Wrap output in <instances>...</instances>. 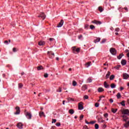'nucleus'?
Returning <instances> with one entry per match:
<instances>
[{"mask_svg": "<svg viewBox=\"0 0 129 129\" xmlns=\"http://www.w3.org/2000/svg\"><path fill=\"white\" fill-rule=\"evenodd\" d=\"M90 29H91V30H93V29H95V26L93 25H91L90 26Z\"/></svg>", "mask_w": 129, "mask_h": 129, "instance_id": "29", "label": "nucleus"}, {"mask_svg": "<svg viewBox=\"0 0 129 129\" xmlns=\"http://www.w3.org/2000/svg\"><path fill=\"white\" fill-rule=\"evenodd\" d=\"M4 43H5V44H8V43H9V41H8V40H6V41L4 42Z\"/></svg>", "mask_w": 129, "mask_h": 129, "instance_id": "61", "label": "nucleus"}, {"mask_svg": "<svg viewBox=\"0 0 129 129\" xmlns=\"http://www.w3.org/2000/svg\"><path fill=\"white\" fill-rule=\"evenodd\" d=\"M106 42V39H103L101 41V44H103Z\"/></svg>", "mask_w": 129, "mask_h": 129, "instance_id": "36", "label": "nucleus"}, {"mask_svg": "<svg viewBox=\"0 0 129 129\" xmlns=\"http://www.w3.org/2000/svg\"><path fill=\"white\" fill-rule=\"evenodd\" d=\"M115 69H117V70H118L120 68V66L117 65V66L114 67Z\"/></svg>", "mask_w": 129, "mask_h": 129, "instance_id": "34", "label": "nucleus"}, {"mask_svg": "<svg viewBox=\"0 0 129 129\" xmlns=\"http://www.w3.org/2000/svg\"><path fill=\"white\" fill-rule=\"evenodd\" d=\"M124 126L125 127H126V128H127V127H128L129 125H127V124H126V123H125V124H124Z\"/></svg>", "mask_w": 129, "mask_h": 129, "instance_id": "52", "label": "nucleus"}, {"mask_svg": "<svg viewBox=\"0 0 129 129\" xmlns=\"http://www.w3.org/2000/svg\"><path fill=\"white\" fill-rule=\"evenodd\" d=\"M109 101L110 102H111V103H112V102H113V99L111 98L110 99Z\"/></svg>", "mask_w": 129, "mask_h": 129, "instance_id": "57", "label": "nucleus"}, {"mask_svg": "<svg viewBox=\"0 0 129 129\" xmlns=\"http://www.w3.org/2000/svg\"><path fill=\"white\" fill-rule=\"evenodd\" d=\"M75 51H76V46H73V51L74 52H75Z\"/></svg>", "mask_w": 129, "mask_h": 129, "instance_id": "42", "label": "nucleus"}, {"mask_svg": "<svg viewBox=\"0 0 129 129\" xmlns=\"http://www.w3.org/2000/svg\"><path fill=\"white\" fill-rule=\"evenodd\" d=\"M57 92H62V89L59 87L58 89L57 90Z\"/></svg>", "mask_w": 129, "mask_h": 129, "instance_id": "39", "label": "nucleus"}, {"mask_svg": "<svg viewBox=\"0 0 129 129\" xmlns=\"http://www.w3.org/2000/svg\"><path fill=\"white\" fill-rule=\"evenodd\" d=\"M100 41V38H97L96 40H94V42L96 44V43H98V42Z\"/></svg>", "mask_w": 129, "mask_h": 129, "instance_id": "25", "label": "nucleus"}, {"mask_svg": "<svg viewBox=\"0 0 129 129\" xmlns=\"http://www.w3.org/2000/svg\"><path fill=\"white\" fill-rule=\"evenodd\" d=\"M126 56H127V57H128V58H129V52L126 54Z\"/></svg>", "mask_w": 129, "mask_h": 129, "instance_id": "64", "label": "nucleus"}, {"mask_svg": "<svg viewBox=\"0 0 129 129\" xmlns=\"http://www.w3.org/2000/svg\"><path fill=\"white\" fill-rule=\"evenodd\" d=\"M57 121V120L56 119H52V123H55Z\"/></svg>", "mask_w": 129, "mask_h": 129, "instance_id": "45", "label": "nucleus"}, {"mask_svg": "<svg viewBox=\"0 0 129 129\" xmlns=\"http://www.w3.org/2000/svg\"><path fill=\"white\" fill-rule=\"evenodd\" d=\"M23 123L19 122L18 123H17V126L18 128L22 129L23 128Z\"/></svg>", "mask_w": 129, "mask_h": 129, "instance_id": "10", "label": "nucleus"}, {"mask_svg": "<svg viewBox=\"0 0 129 129\" xmlns=\"http://www.w3.org/2000/svg\"><path fill=\"white\" fill-rule=\"evenodd\" d=\"M96 122V121H91L90 122L89 124H94Z\"/></svg>", "mask_w": 129, "mask_h": 129, "instance_id": "37", "label": "nucleus"}, {"mask_svg": "<svg viewBox=\"0 0 129 129\" xmlns=\"http://www.w3.org/2000/svg\"><path fill=\"white\" fill-rule=\"evenodd\" d=\"M38 18H41L42 20H45L46 18V15H45V14L44 13H41L40 15L38 16Z\"/></svg>", "mask_w": 129, "mask_h": 129, "instance_id": "6", "label": "nucleus"}, {"mask_svg": "<svg viewBox=\"0 0 129 129\" xmlns=\"http://www.w3.org/2000/svg\"><path fill=\"white\" fill-rule=\"evenodd\" d=\"M69 113L71 114H73L74 113V110L73 109H71L69 110Z\"/></svg>", "mask_w": 129, "mask_h": 129, "instance_id": "23", "label": "nucleus"}, {"mask_svg": "<svg viewBox=\"0 0 129 129\" xmlns=\"http://www.w3.org/2000/svg\"><path fill=\"white\" fill-rule=\"evenodd\" d=\"M23 87V84L20 83L19 84V88H22Z\"/></svg>", "mask_w": 129, "mask_h": 129, "instance_id": "41", "label": "nucleus"}, {"mask_svg": "<svg viewBox=\"0 0 129 129\" xmlns=\"http://www.w3.org/2000/svg\"><path fill=\"white\" fill-rule=\"evenodd\" d=\"M95 128H96V129L99 128V125H98V124H95Z\"/></svg>", "mask_w": 129, "mask_h": 129, "instance_id": "32", "label": "nucleus"}, {"mask_svg": "<svg viewBox=\"0 0 129 129\" xmlns=\"http://www.w3.org/2000/svg\"><path fill=\"white\" fill-rule=\"evenodd\" d=\"M26 116H27L28 119H31V118H32V114H31V113L27 112L26 114Z\"/></svg>", "mask_w": 129, "mask_h": 129, "instance_id": "9", "label": "nucleus"}, {"mask_svg": "<svg viewBox=\"0 0 129 129\" xmlns=\"http://www.w3.org/2000/svg\"><path fill=\"white\" fill-rule=\"evenodd\" d=\"M84 117V115L81 114L80 116V120H82V119Z\"/></svg>", "mask_w": 129, "mask_h": 129, "instance_id": "38", "label": "nucleus"}, {"mask_svg": "<svg viewBox=\"0 0 129 129\" xmlns=\"http://www.w3.org/2000/svg\"><path fill=\"white\" fill-rule=\"evenodd\" d=\"M110 75V72H108L107 74L106 75V79H107V78H109V76Z\"/></svg>", "mask_w": 129, "mask_h": 129, "instance_id": "27", "label": "nucleus"}, {"mask_svg": "<svg viewBox=\"0 0 129 129\" xmlns=\"http://www.w3.org/2000/svg\"><path fill=\"white\" fill-rule=\"evenodd\" d=\"M37 68V70L38 71L43 70V69H44V67H43V66H38Z\"/></svg>", "mask_w": 129, "mask_h": 129, "instance_id": "19", "label": "nucleus"}, {"mask_svg": "<svg viewBox=\"0 0 129 129\" xmlns=\"http://www.w3.org/2000/svg\"><path fill=\"white\" fill-rule=\"evenodd\" d=\"M123 89H124V88H123V87H121L120 88V90L121 91H122V90H123Z\"/></svg>", "mask_w": 129, "mask_h": 129, "instance_id": "60", "label": "nucleus"}, {"mask_svg": "<svg viewBox=\"0 0 129 129\" xmlns=\"http://www.w3.org/2000/svg\"><path fill=\"white\" fill-rule=\"evenodd\" d=\"M117 99H120L121 97V95H120V93H118L116 95Z\"/></svg>", "mask_w": 129, "mask_h": 129, "instance_id": "24", "label": "nucleus"}, {"mask_svg": "<svg viewBox=\"0 0 129 129\" xmlns=\"http://www.w3.org/2000/svg\"><path fill=\"white\" fill-rule=\"evenodd\" d=\"M113 79H114V75H112L110 77V80H113Z\"/></svg>", "mask_w": 129, "mask_h": 129, "instance_id": "31", "label": "nucleus"}, {"mask_svg": "<svg viewBox=\"0 0 129 129\" xmlns=\"http://www.w3.org/2000/svg\"><path fill=\"white\" fill-rule=\"evenodd\" d=\"M80 51V48H77V49H76V52H77L78 53H79V52Z\"/></svg>", "mask_w": 129, "mask_h": 129, "instance_id": "46", "label": "nucleus"}, {"mask_svg": "<svg viewBox=\"0 0 129 129\" xmlns=\"http://www.w3.org/2000/svg\"><path fill=\"white\" fill-rule=\"evenodd\" d=\"M48 76H49V75L47 73H45L44 75V77H45V78H47Z\"/></svg>", "mask_w": 129, "mask_h": 129, "instance_id": "40", "label": "nucleus"}, {"mask_svg": "<svg viewBox=\"0 0 129 129\" xmlns=\"http://www.w3.org/2000/svg\"><path fill=\"white\" fill-rule=\"evenodd\" d=\"M84 98H85V99H88V98H89V97H88V95H85L84 96Z\"/></svg>", "mask_w": 129, "mask_h": 129, "instance_id": "47", "label": "nucleus"}, {"mask_svg": "<svg viewBox=\"0 0 129 129\" xmlns=\"http://www.w3.org/2000/svg\"><path fill=\"white\" fill-rule=\"evenodd\" d=\"M98 91L99 92H103V91H104V89L101 87H100L98 89Z\"/></svg>", "mask_w": 129, "mask_h": 129, "instance_id": "21", "label": "nucleus"}, {"mask_svg": "<svg viewBox=\"0 0 129 129\" xmlns=\"http://www.w3.org/2000/svg\"><path fill=\"white\" fill-rule=\"evenodd\" d=\"M13 51L14 52H17V48H16V47H14L13 49Z\"/></svg>", "mask_w": 129, "mask_h": 129, "instance_id": "51", "label": "nucleus"}, {"mask_svg": "<svg viewBox=\"0 0 129 129\" xmlns=\"http://www.w3.org/2000/svg\"><path fill=\"white\" fill-rule=\"evenodd\" d=\"M88 27H89V25L88 24H86L85 25V29H88Z\"/></svg>", "mask_w": 129, "mask_h": 129, "instance_id": "50", "label": "nucleus"}, {"mask_svg": "<svg viewBox=\"0 0 129 129\" xmlns=\"http://www.w3.org/2000/svg\"><path fill=\"white\" fill-rule=\"evenodd\" d=\"M123 56H124L123 53H121L117 57L119 60H120L121 59V58L123 57Z\"/></svg>", "mask_w": 129, "mask_h": 129, "instance_id": "17", "label": "nucleus"}, {"mask_svg": "<svg viewBox=\"0 0 129 129\" xmlns=\"http://www.w3.org/2000/svg\"><path fill=\"white\" fill-rule=\"evenodd\" d=\"M91 64V61H89L85 64V66L87 68H88L89 66H90V64Z\"/></svg>", "mask_w": 129, "mask_h": 129, "instance_id": "20", "label": "nucleus"}, {"mask_svg": "<svg viewBox=\"0 0 129 129\" xmlns=\"http://www.w3.org/2000/svg\"><path fill=\"white\" fill-rule=\"evenodd\" d=\"M54 40L55 39L54 38H49V41L50 42H52V41H54Z\"/></svg>", "mask_w": 129, "mask_h": 129, "instance_id": "54", "label": "nucleus"}, {"mask_svg": "<svg viewBox=\"0 0 129 129\" xmlns=\"http://www.w3.org/2000/svg\"><path fill=\"white\" fill-rule=\"evenodd\" d=\"M48 55L50 59H53L55 57V54L52 51H48Z\"/></svg>", "mask_w": 129, "mask_h": 129, "instance_id": "2", "label": "nucleus"}, {"mask_svg": "<svg viewBox=\"0 0 129 129\" xmlns=\"http://www.w3.org/2000/svg\"><path fill=\"white\" fill-rule=\"evenodd\" d=\"M121 63L123 66L125 65V64H126V60L125 59H122L121 61Z\"/></svg>", "mask_w": 129, "mask_h": 129, "instance_id": "16", "label": "nucleus"}, {"mask_svg": "<svg viewBox=\"0 0 129 129\" xmlns=\"http://www.w3.org/2000/svg\"><path fill=\"white\" fill-rule=\"evenodd\" d=\"M122 114H126L127 115H129V110L128 109H123L122 111Z\"/></svg>", "mask_w": 129, "mask_h": 129, "instance_id": "5", "label": "nucleus"}, {"mask_svg": "<svg viewBox=\"0 0 129 129\" xmlns=\"http://www.w3.org/2000/svg\"><path fill=\"white\" fill-rule=\"evenodd\" d=\"M98 10H99V12H100V13H102V12H103V8H102V7H99L98 8Z\"/></svg>", "mask_w": 129, "mask_h": 129, "instance_id": "28", "label": "nucleus"}, {"mask_svg": "<svg viewBox=\"0 0 129 129\" xmlns=\"http://www.w3.org/2000/svg\"><path fill=\"white\" fill-rule=\"evenodd\" d=\"M122 118L123 120H124V121H125V122H126V121L127 120V119H128V117L125 115H123L122 116Z\"/></svg>", "mask_w": 129, "mask_h": 129, "instance_id": "11", "label": "nucleus"}, {"mask_svg": "<svg viewBox=\"0 0 129 129\" xmlns=\"http://www.w3.org/2000/svg\"><path fill=\"white\" fill-rule=\"evenodd\" d=\"M85 122H86V123H87V124H89V123H90V122H88V121H87V120H85Z\"/></svg>", "mask_w": 129, "mask_h": 129, "instance_id": "58", "label": "nucleus"}, {"mask_svg": "<svg viewBox=\"0 0 129 129\" xmlns=\"http://www.w3.org/2000/svg\"><path fill=\"white\" fill-rule=\"evenodd\" d=\"M64 24V21L63 20H61L60 22L57 24V28H61Z\"/></svg>", "mask_w": 129, "mask_h": 129, "instance_id": "7", "label": "nucleus"}, {"mask_svg": "<svg viewBox=\"0 0 129 129\" xmlns=\"http://www.w3.org/2000/svg\"><path fill=\"white\" fill-rule=\"evenodd\" d=\"M38 45H39V46H44V45H45V42L43 41H40L38 42Z\"/></svg>", "mask_w": 129, "mask_h": 129, "instance_id": "15", "label": "nucleus"}, {"mask_svg": "<svg viewBox=\"0 0 129 129\" xmlns=\"http://www.w3.org/2000/svg\"><path fill=\"white\" fill-rule=\"evenodd\" d=\"M104 116L105 118L107 117V116H108V113H106L104 114Z\"/></svg>", "mask_w": 129, "mask_h": 129, "instance_id": "49", "label": "nucleus"}, {"mask_svg": "<svg viewBox=\"0 0 129 129\" xmlns=\"http://www.w3.org/2000/svg\"><path fill=\"white\" fill-rule=\"evenodd\" d=\"M95 107H98V106H99V103H96L95 104Z\"/></svg>", "mask_w": 129, "mask_h": 129, "instance_id": "43", "label": "nucleus"}, {"mask_svg": "<svg viewBox=\"0 0 129 129\" xmlns=\"http://www.w3.org/2000/svg\"><path fill=\"white\" fill-rule=\"evenodd\" d=\"M92 23V24H95V25H101V22L97 20H93Z\"/></svg>", "mask_w": 129, "mask_h": 129, "instance_id": "8", "label": "nucleus"}, {"mask_svg": "<svg viewBox=\"0 0 129 129\" xmlns=\"http://www.w3.org/2000/svg\"><path fill=\"white\" fill-rule=\"evenodd\" d=\"M115 86H116V85L114 83H112L111 84V88H115Z\"/></svg>", "mask_w": 129, "mask_h": 129, "instance_id": "30", "label": "nucleus"}, {"mask_svg": "<svg viewBox=\"0 0 129 129\" xmlns=\"http://www.w3.org/2000/svg\"><path fill=\"white\" fill-rule=\"evenodd\" d=\"M88 81H92V78H89L88 79Z\"/></svg>", "mask_w": 129, "mask_h": 129, "instance_id": "55", "label": "nucleus"}, {"mask_svg": "<svg viewBox=\"0 0 129 129\" xmlns=\"http://www.w3.org/2000/svg\"><path fill=\"white\" fill-rule=\"evenodd\" d=\"M100 98H102V97H104V98L105 97V96L101 95L100 96Z\"/></svg>", "mask_w": 129, "mask_h": 129, "instance_id": "62", "label": "nucleus"}, {"mask_svg": "<svg viewBox=\"0 0 129 129\" xmlns=\"http://www.w3.org/2000/svg\"><path fill=\"white\" fill-rule=\"evenodd\" d=\"M120 104H121L122 106H125V101L123 100L120 103Z\"/></svg>", "mask_w": 129, "mask_h": 129, "instance_id": "22", "label": "nucleus"}, {"mask_svg": "<svg viewBox=\"0 0 129 129\" xmlns=\"http://www.w3.org/2000/svg\"><path fill=\"white\" fill-rule=\"evenodd\" d=\"M83 103H82V102L79 103L78 109L81 110V109H83V108H84V106H83Z\"/></svg>", "mask_w": 129, "mask_h": 129, "instance_id": "4", "label": "nucleus"}, {"mask_svg": "<svg viewBox=\"0 0 129 129\" xmlns=\"http://www.w3.org/2000/svg\"><path fill=\"white\" fill-rule=\"evenodd\" d=\"M83 37V36L82 35H80L78 36V39H81L82 37Z\"/></svg>", "mask_w": 129, "mask_h": 129, "instance_id": "53", "label": "nucleus"}, {"mask_svg": "<svg viewBox=\"0 0 129 129\" xmlns=\"http://www.w3.org/2000/svg\"><path fill=\"white\" fill-rule=\"evenodd\" d=\"M104 86L105 88H108V87H109V85L105 81L104 83Z\"/></svg>", "mask_w": 129, "mask_h": 129, "instance_id": "18", "label": "nucleus"}, {"mask_svg": "<svg viewBox=\"0 0 129 129\" xmlns=\"http://www.w3.org/2000/svg\"><path fill=\"white\" fill-rule=\"evenodd\" d=\"M77 85V82L76 81H73V86H76Z\"/></svg>", "mask_w": 129, "mask_h": 129, "instance_id": "33", "label": "nucleus"}, {"mask_svg": "<svg viewBox=\"0 0 129 129\" xmlns=\"http://www.w3.org/2000/svg\"><path fill=\"white\" fill-rule=\"evenodd\" d=\"M55 125H56V126H60V125H61V123L60 122H57Z\"/></svg>", "mask_w": 129, "mask_h": 129, "instance_id": "44", "label": "nucleus"}, {"mask_svg": "<svg viewBox=\"0 0 129 129\" xmlns=\"http://www.w3.org/2000/svg\"><path fill=\"white\" fill-rule=\"evenodd\" d=\"M106 64L107 66H108V63H107V62H106L105 63H104V66H106Z\"/></svg>", "mask_w": 129, "mask_h": 129, "instance_id": "59", "label": "nucleus"}, {"mask_svg": "<svg viewBox=\"0 0 129 129\" xmlns=\"http://www.w3.org/2000/svg\"><path fill=\"white\" fill-rule=\"evenodd\" d=\"M110 52L112 55H116V50L114 48H110Z\"/></svg>", "mask_w": 129, "mask_h": 129, "instance_id": "1", "label": "nucleus"}, {"mask_svg": "<svg viewBox=\"0 0 129 129\" xmlns=\"http://www.w3.org/2000/svg\"><path fill=\"white\" fill-rule=\"evenodd\" d=\"M39 116L40 117H42V116L46 117V115H45V113H44V112L40 111L39 112Z\"/></svg>", "mask_w": 129, "mask_h": 129, "instance_id": "12", "label": "nucleus"}, {"mask_svg": "<svg viewBox=\"0 0 129 129\" xmlns=\"http://www.w3.org/2000/svg\"><path fill=\"white\" fill-rule=\"evenodd\" d=\"M50 129H55V126H51V128Z\"/></svg>", "mask_w": 129, "mask_h": 129, "instance_id": "63", "label": "nucleus"}, {"mask_svg": "<svg viewBox=\"0 0 129 129\" xmlns=\"http://www.w3.org/2000/svg\"><path fill=\"white\" fill-rule=\"evenodd\" d=\"M111 111L113 112V113H115L117 111V109H114L112 108Z\"/></svg>", "mask_w": 129, "mask_h": 129, "instance_id": "26", "label": "nucleus"}, {"mask_svg": "<svg viewBox=\"0 0 129 129\" xmlns=\"http://www.w3.org/2000/svg\"><path fill=\"white\" fill-rule=\"evenodd\" d=\"M87 85H84L82 87V90H83L84 91H85V90H86V89H87Z\"/></svg>", "mask_w": 129, "mask_h": 129, "instance_id": "14", "label": "nucleus"}, {"mask_svg": "<svg viewBox=\"0 0 129 129\" xmlns=\"http://www.w3.org/2000/svg\"><path fill=\"white\" fill-rule=\"evenodd\" d=\"M15 109H16V112L14 113V114H20L21 113V109L20 108V107L16 106L15 107Z\"/></svg>", "mask_w": 129, "mask_h": 129, "instance_id": "3", "label": "nucleus"}, {"mask_svg": "<svg viewBox=\"0 0 129 129\" xmlns=\"http://www.w3.org/2000/svg\"><path fill=\"white\" fill-rule=\"evenodd\" d=\"M129 78V75L127 74H123V79H127Z\"/></svg>", "mask_w": 129, "mask_h": 129, "instance_id": "13", "label": "nucleus"}, {"mask_svg": "<svg viewBox=\"0 0 129 129\" xmlns=\"http://www.w3.org/2000/svg\"><path fill=\"white\" fill-rule=\"evenodd\" d=\"M68 101H70V100H72V101H74V99L71 98V97H69L68 98Z\"/></svg>", "mask_w": 129, "mask_h": 129, "instance_id": "35", "label": "nucleus"}, {"mask_svg": "<svg viewBox=\"0 0 129 129\" xmlns=\"http://www.w3.org/2000/svg\"><path fill=\"white\" fill-rule=\"evenodd\" d=\"M115 31H116V32H119V28H116L115 29Z\"/></svg>", "mask_w": 129, "mask_h": 129, "instance_id": "56", "label": "nucleus"}, {"mask_svg": "<svg viewBox=\"0 0 129 129\" xmlns=\"http://www.w3.org/2000/svg\"><path fill=\"white\" fill-rule=\"evenodd\" d=\"M83 129H89L88 128V126L86 125H85L83 127Z\"/></svg>", "mask_w": 129, "mask_h": 129, "instance_id": "48", "label": "nucleus"}]
</instances>
